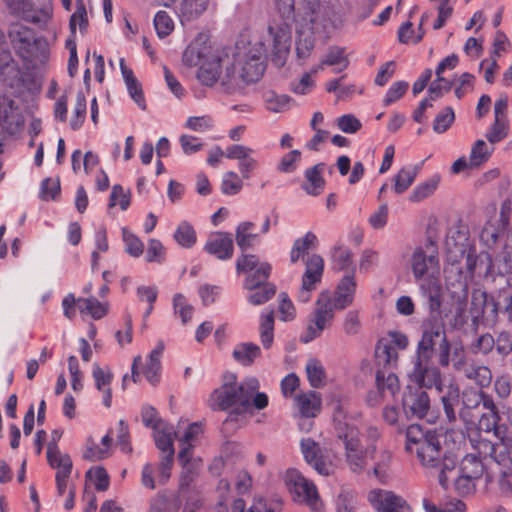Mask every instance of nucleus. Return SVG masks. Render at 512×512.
<instances>
[{
    "label": "nucleus",
    "instance_id": "1",
    "mask_svg": "<svg viewBox=\"0 0 512 512\" xmlns=\"http://www.w3.org/2000/svg\"><path fill=\"white\" fill-rule=\"evenodd\" d=\"M259 381L248 377L237 382V376L226 372L223 383L216 388L208 398V406L214 411H230L226 421H237L252 409L262 410L268 406V396L259 392Z\"/></svg>",
    "mask_w": 512,
    "mask_h": 512
},
{
    "label": "nucleus",
    "instance_id": "2",
    "mask_svg": "<svg viewBox=\"0 0 512 512\" xmlns=\"http://www.w3.org/2000/svg\"><path fill=\"white\" fill-rule=\"evenodd\" d=\"M410 267L421 294L427 300L431 312H437L442 304L440 283V262L438 247L432 240L414 249L410 257Z\"/></svg>",
    "mask_w": 512,
    "mask_h": 512
},
{
    "label": "nucleus",
    "instance_id": "3",
    "mask_svg": "<svg viewBox=\"0 0 512 512\" xmlns=\"http://www.w3.org/2000/svg\"><path fill=\"white\" fill-rule=\"evenodd\" d=\"M405 450L414 454L421 465L427 468L441 466L439 483L447 488L450 482L449 472L455 468V460L444 457L437 434L433 431H424L420 425L412 424L406 430Z\"/></svg>",
    "mask_w": 512,
    "mask_h": 512
},
{
    "label": "nucleus",
    "instance_id": "4",
    "mask_svg": "<svg viewBox=\"0 0 512 512\" xmlns=\"http://www.w3.org/2000/svg\"><path fill=\"white\" fill-rule=\"evenodd\" d=\"M264 48L261 43L250 44L240 48L233 58L226 60V72L222 78V86L230 92L241 88L246 83L258 81L263 75L265 65L263 61Z\"/></svg>",
    "mask_w": 512,
    "mask_h": 512
},
{
    "label": "nucleus",
    "instance_id": "5",
    "mask_svg": "<svg viewBox=\"0 0 512 512\" xmlns=\"http://www.w3.org/2000/svg\"><path fill=\"white\" fill-rule=\"evenodd\" d=\"M431 359H422L421 355H415L413 367L408 373L410 382L417 385V388H435L441 398L446 418L449 422L456 420L455 408L459 404V387L450 382L445 385L442 382L441 372L437 367L430 365Z\"/></svg>",
    "mask_w": 512,
    "mask_h": 512
},
{
    "label": "nucleus",
    "instance_id": "6",
    "mask_svg": "<svg viewBox=\"0 0 512 512\" xmlns=\"http://www.w3.org/2000/svg\"><path fill=\"white\" fill-rule=\"evenodd\" d=\"M318 245L317 236L309 231L303 237L297 238L290 251L291 263H296L300 259H305V272L302 276L301 287L298 292V300L307 303L311 300L312 292L321 282L324 272V259L316 253L308 254L310 249H315Z\"/></svg>",
    "mask_w": 512,
    "mask_h": 512
},
{
    "label": "nucleus",
    "instance_id": "7",
    "mask_svg": "<svg viewBox=\"0 0 512 512\" xmlns=\"http://www.w3.org/2000/svg\"><path fill=\"white\" fill-rule=\"evenodd\" d=\"M335 430L345 446V458L349 469L360 474L367 466V450L360 442L357 420L348 416L341 405H337L333 414Z\"/></svg>",
    "mask_w": 512,
    "mask_h": 512
},
{
    "label": "nucleus",
    "instance_id": "8",
    "mask_svg": "<svg viewBox=\"0 0 512 512\" xmlns=\"http://www.w3.org/2000/svg\"><path fill=\"white\" fill-rule=\"evenodd\" d=\"M277 14L268 26L273 48L279 59L284 58L291 45V23L294 19V0H274Z\"/></svg>",
    "mask_w": 512,
    "mask_h": 512
},
{
    "label": "nucleus",
    "instance_id": "9",
    "mask_svg": "<svg viewBox=\"0 0 512 512\" xmlns=\"http://www.w3.org/2000/svg\"><path fill=\"white\" fill-rule=\"evenodd\" d=\"M10 42L16 52L26 60H42L48 53V43L35 37L34 31L20 23H14L8 31Z\"/></svg>",
    "mask_w": 512,
    "mask_h": 512
},
{
    "label": "nucleus",
    "instance_id": "10",
    "mask_svg": "<svg viewBox=\"0 0 512 512\" xmlns=\"http://www.w3.org/2000/svg\"><path fill=\"white\" fill-rule=\"evenodd\" d=\"M338 310L332 302L329 291L320 293L313 313L310 316L306 331L301 335L303 343H309L318 338L328 328L334 318V311Z\"/></svg>",
    "mask_w": 512,
    "mask_h": 512
},
{
    "label": "nucleus",
    "instance_id": "11",
    "mask_svg": "<svg viewBox=\"0 0 512 512\" xmlns=\"http://www.w3.org/2000/svg\"><path fill=\"white\" fill-rule=\"evenodd\" d=\"M338 310L332 302L329 291L320 293L313 313L310 316L306 331L301 335L303 343H309L318 338L328 328L334 318V311Z\"/></svg>",
    "mask_w": 512,
    "mask_h": 512
},
{
    "label": "nucleus",
    "instance_id": "12",
    "mask_svg": "<svg viewBox=\"0 0 512 512\" xmlns=\"http://www.w3.org/2000/svg\"><path fill=\"white\" fill-rule=\"evenodd\" d=\"M285 482L296 502L306 504L313 512H323V504L315 484L297 469L287 470Z\"/></svg>",
    "mask_w": 512,
    "mask_h": 512
},
{
    "label": "nucleus",
    "instance_id": "13",
    "mask_svg": "<svg viewBox=\"0 0 512 512\" xmlns=\"http://www.w3.org/2000/svg\"><path fill=\"white\" fill-rule=\"evenodd\" d=\"M203 434L201 423L194 422L188 425L182 437L179 438L180 451L178 454L179 462L182 464L183 471L180 477V487H188L193 479L194 464L191 462L194 447L199 442Z\"/></svg>",
    "mask_w": 512,
    "mask_h": 512
},
{
    "label": "nucleus",
    "instance_id": "14",
    "mask_svg": "<svg viewBox=\"0 0 512 512\" xmlns=\"http://www.w3.org/2000/svg\"><path fill=\"white\" fill-rule=\"evenodd\" d=\"M309 19L313 33L318 37L329 38L331 32L344 23V15L333 4L321 2L313 13H304Z\"/></svg>",
    "mask_w": 512,
    "mask_h": 512
},
{
    "label": "nucleus",
    "instance_id": "15",
    "mask_svg": "<svg viewBox=\"0 0 512 512\" xmlns=\"http://www.w3.org/2000/svg\"><path fill=\"white\" fill-rule=\"evenodd\" d=\"M271 265L268 262H260L259 258L254 254L243 253L236 261V270L238 273H248L245 282V289H254L267 282L271 273Z\"/></svg>",
    "mask_w": 512,
    "mask_h": 512
},
{
    "label": "nucleus",
    "instance_id": "16",
    "mask_svg": "<svg viewBox=\"0 0 512 512\" xmlns=\"http://www.w3.org/2000/svg\"><path fill=\"white\" fill-rule=\"evenodd\" d=\"M480 441H491L490 439L482 437L480 434L477 437H471L470 443L473 451L468 453L460 463L459 472L467 475L469 478L479 479L485 473L489 472L490 463H487L488 458L493 462L491 454H484L478 451L477 445Z\"/></svg>",
    "mask_w": 512,
    "mask_h": 512
},
{
    "label": "nucleus",
    "instance_id": "17",
    "mask_svg": "<svg viewBox=\"0 0 512 512\" xmlns=\"http://www.w3.org/2000/svg\"><path fill=\"white\" fill-rule=\"evenodd\" d=\"M367 501L376 512H412L406 499L392 490L371 489L367 493Z\"/></svg>",
    "mask_w": 512,
    "mask_h": 512
},
{
    "label": "nucleus",
    "instance_id": "18",
    "mask_svg": "<svg viewBox=\"0 0 512 512\" xmlns=\"http://www.w3.org/2000/svg\"><path fill=\"white\" fill-rule=\"evenodd\" d=\"M489 472L486 474L487 483L492 484V489L505 498L512 496V466L508 462L494 459L490 462Z\"/></svg>",
    "mask_w": 512,
    "mask_h": 512
},
{
    "label": "nucleus",
    "instance_id": "19",
    "mask_svg": "<svg viewBox=\"0 0 512 512\" xmlns=\"http://www.w3.org/2000/svg\"><path fill=\"white\" fill-rule=\"evenodd\" d=\"M225 157L237 161V167L242 178L250 179L259 167L256 151L243 144H233L226 148Z\"/></svg>",
    "mask_w": 512,
    "mask_h": 512
},
{
    "label": "nucleus",
    "instance_id": "20",
    "mask_svg": "<svg viewBox=\"0 0 512 512\" xmlns=\"http://www.w3.org/2000/svg\"><path fill=\"white\" fill-rule=\"evenodd\" d=\"M301 453L305 461L322 476H329L334 472V466L327 460L319 445L311 438H304L300 442Z\"/></svg>",
    "mask_w": 512,
    "mask_h": 512
},
{
    "label": "nucleus",
    "instance_id": "21",
    "mask_svg": "<svg viewBox=\"0 0 512 512\" xmlns=\"http://www.w3.org/2000/svg\"><path fill=\"white\" fill-rule=\"evenodd\" d=\"M296 24V55L299 61L304 62L310 57L315 45V36L318 35L312 32L311 24L305 14H298Z\"/></svg>",
    "mask_w": 512,
    "mask_h": 512
},
{
    "label": "nucleus",
    "instance_id": "22",
    "mask_svg": "<svg viewBox=\"0 0 512 512\" xmlns=\"http://www.w3.org/2000/svg\"><path fill=\"white\" fill-rule=\"evenodd\" d=\"M402 404L407 417L422 419L430 409V398L423 389L408 387L403 395Z\"/></svg>",
    "mask_w": 512,
    "mask_h": 512
},
{
    "label": "nucleus",
    "instance_id": "23",
    "mask_svg": "<svg viewBox=\"0 0 512 512\" xmlns=\"http://www.w3.org/2000/svg\"><path fill=\"white\" fill-rule=\"evenodd\" d=\"M218 55H208L201 64L197 72L198 80L205 86H213L217 81L222 84V78L226 72V60Z\"/></svg>",
    "mask_w": 512,
    "mask_h": 512
},
{
    "label": "nucleus",
    "instance_id": "24",
    "mask_svg": "<svg viewBox=\"0 0 512 512\" xmlns=\"http://www.w3.org/2000/svg\"><path fill=\"white\" fill-rule=\"evenodd\" d=\"M499 222L502 230L508 229L511 233L501 254L502 264L498 267L499 274H508L512 272V200L502 203Z\"/></svg>",
    "mask_w": 512,
    "mask_h": 512
},
{
    "label": "nucleus",
    "instance_id": "25",
    "mask_svg": "<svg viewBox=\"0 0 512 512\" xmlns=\"http://www.w3.org/2000/svg\"><path fill=\"white\" fill-rule=\"evenodd\" d=\"M356 289V270L352 268L339 280L335 295L332 296V302L338 310H343L353 303Z\"/></svg>",
    "mask_w": 512,
    "mask_h": 512
},
{
    "label": "nucleus",
    "instance_id": "26",
    "mask_svg": "<svg viewBox=\"0 0 512 512\" xmlns=\"http://www.w3.org/2000/svg\"><path fill=\"white\" fill-rule=\"evenodd\" d=\"M204 250L219 260L231 259L234 253V243L231 234L227 232L212 233L204 245Z\"/></svg>",
    "mask_w": 512,
    "mask_h": 512
},
{
    "label": "nucleus",
    "instance_id": "27",
    "mask_svg": "<svg viewBox=\"0 0 512 512\" xmlns=\"http://www.w3.org/2000/svg\"><path fill=\"white\" fill-rule=\"evenodd\" d=\"M454 368L460 371L464 376L475 382L480 388L488 387L492 382V372L486 365L476 363H467L463 357L454 362Z\"/></svg>",
    "mask_w": 512,
    "mask_h": 512
},
{
    "label": "nucleus",
    "instance_id": "28",
    "mask_svg": "<svg viewBox=\"0 0 512 512\" xmlns=\"http://www.w3.org/2000/svg\"><path fill=\"white\" fill-rule=\"evenodd\" d=\"M443 337H446V334L441 326L431 325L427 327L418 343L416 354L421 355L422 359H431L435 345L440 344Z\"/></svg>",
    "mask_w": 512,
    "mask_h": 512
},
{
    "label": "nucleus",
    "instance_id": "29",
    "mask_svg": "<svg viewBox=\"0 0 512 512\" xmlns=\"http://www.w3.org/2000/svg\"><path fill=\"white\" fill-rule=\"evenodd\" d=\"M478 451L484 454H491L494 459L508 462L512 466V439L501 438L499 442L480 441L477 445Z\"/></svg>",
    "mask_w": 512,
    "mask_h": 512
},
{
    "label": "nucleus",
    "instance_id": "30",
    "mask_svg": "<svg viewBox=\"0 0 512 512\" xmlns=\"http://www.w3.org/2000/svg\"><path fill=\"white\" fill-rule=\"evenodd\" d=\"M295 406L301 417L314 418L321 411L322 399L319 393L315 391H308L306 393L296 395Z\"/></svg>",
    "mask_w": 512,
    "mask_h": 512
},
{
    "label": "nucleus",
    "instance_id": "31",
    "mask_svg": "<svg viewBox=\"0 0 512 512\" xmlns=\"http://www.w3.org/2000/svg\"><path fill=\"white\" fill-rule=\"evenodd\" d=\"M120 70L130 97L138 105L139 108L145 110L146 102L143 95L142 86L134 76L133 71L125 65V60L123 58L120 59Z\"/></svg>",
    "mask_w": 512,
    "mask_h": 512
},
{
    "label": "nucleus",
    "instance_id": "32",
    "mask_svg": "<svg viewBox=\"0 0 512 512\" xmlns=\"http://www.w3.org/2000/svg\"><path fill=\"white\" fill-rule=\"evenodd\" d=\"M0 75L9 86H13L21 79V70L8 48L0 50Z\"/></svg>",
    "mask_w": 512,
    "mask_h": 512
},
{
    "label": "nucleus",
    "instance_id": "33",
    "mask_svg": "<svg viewBox=\"0 0 512 512\" xmlns=\"http://www.w3.org/2000/svg\"><path fill=\"white\" fill-rule=\"evenodd\" d=\"M164 350L163 342H159L156 347L148 355L147 362L143 369V373L147 381L156 385L160 380L161 373V356Z\"/></svg>",
    "mask_w": 512,
    "mask_h": 512
},
{
    "label": "nucleus",
    "instance_id": "34",
    "mask_svg": "<svg viewBox=\"0 0 512 512\" xmlns=\"http://www.w3.org/2000/svg\"><path fill=\"white\" fill-rule=\"evenodd\" d=\"M254 229L255 224L250 221L239 223L235 229L236 243L243 252L253 248L259 242V236L254 233Z\"/></svg>",
    "mask_w": 512,
    "mask_h": 512
},
{
    "label": "nucleus",
    "instance_id": "35",
    "mask_svg": "<svg viewBox=\"0 0 512 512\" xmlns=\"http://www.w3.org/2000/svg\"><path fill=\"white\" fill-rule=\"evenodd\" d=\"M175 434L174 427L167 422L159 423L153 429L154 442L161 453H168L170 450H174Z\"/></svg>",
    "mask_w": 512,
    "mask_h": 512
},
{
    "label": "nucleus",
    "instance_id": "36",
    "mask_svg": "<svg viewBox=\"0 0 512 512\" xmlns=\"http://www.w3.org/2000/svg\"><path fill=\"white\" fill-rule=\"evenodd\" d=\"M232 356L240 365L250 366L261 356V349L255 343L243 342L234 347Z\"/></svg>",
    "mask_w": 512,
    "mask_h": 512
},
{
    "label": "nucleus",
    "instance_id": "37",
    "mask_svg": "<svg viewBox=\"0 0 512 512\" xmlns=\"http://www.w3.org/2000/svg\"><path fill=\"white\" fill-rule=\"evenodd\" d=\"M208 2L209 0H182L177 9L180 22L184 24L198 18L207 9Z\"/></svg>",
    "mask_w": 512,
    "mask_h": 512
},
{
    "label": "nucleus",
    "instance_id": "38",
    "mask_svg": "<svg viewBox=\"0 0 512 512\" xmlns=\"http://www.w3.org/2000/svg\"><path fill=\"white\" fill-rule=\"evenodd\" d=\"M80 313L90 315L93 319L103 318L109 310L108 302H100L95 297L78 298Z\"/></svg>",
    "mask_w": 512,
    "mask_h": 512
},
{
    "label": "nucleus",
    "instance_id": "39",
    "mask_svg": "<svg viewBox=\"0 0 512 512\" xmlns=\"http://www.w3.org/2000/svg\"><path fill=\"white\" fill-rule=\"evenodd\" d=\"M323 167L322 165H315L310 169H307L305 172L306 181L303 184V189L309 195H319L323 189L325 181L322 177Z\"/></svg>",
    "mask_w": 512,
    "mask_h": 512
},
{
    "label": "nucleus",
    "instance_id": "40",
    "mask_svg": "<svg viewBox=\"0 0 512 512\" xmlns=\"http://www.w3.org/2000/svg\"><path fill=\"white\" fill-rule=\"evenodd\" d=\"M375 358L378 365L390 367L397 363L398 352L387 339H381L375 348Z\"/></svg>",
    "mask_w": 512,
    "mask_h": 512
},
{
    "label": "nucleus",
    "instance_id": "41",
    "mask_svg": "<svg viewBox=\"0 0 512 512\" xmlns=\"http://www.w3.org/2000/svg\"><path fill=\"white\" fill-rule=\"evenodd\" d=\"M260 340L265 349L271 348L274 341V312L264 311L260 316Z\"/></svg>",
    "mask_w": 512,
    "mask_h": 512
},
{
    "label": "nucleus",
    "instance_id": "42",
    "mask_svg": "<svg viewBox=\"0 0 512 512\" xmlns=\"http://www.w3.org/2000/svg\"><path fill=\"white\" fill-rule=\"evenodd\" d=\"M420 166L409 165L399 170L394 180V190L398 194L405 192L414 182Z\"/></svg>",
    "mask_w": 512,
    "mask_h": 512
},
{
    "label": "nucleus",
    "instance_id": "43",
    "mask_svg": "<svg viewBox=\"0 0 512 512\" xmlns=\"http://www.w3.org/2000/svg\"><path fill=\"white\" fill-rule=\"evenodd\" d=\"M323 63L334 67L333 71L336 73L344 71L349 65V60L345 55V48L331 46L323 57Z\"/></svg>",
    "mask_w": 512,
    "mask_h": 512
},
{
    "label": "nucleus",
    "instance_id": "44",
    "mask_svg": "<svg viewBox=\"0 0 512 512\" xmlns=\"http://www.w3.org/2000/svg\"><path fill=\"white\" fill-rule=\"evenodd\" d=\"M393 455L388 449H382L375 458L373 475L377 480L384 483L388 479V470L392 463Z\"/></svg>",
    "mask_w": 512,
    "mask_h": 512
},
{
    "label": "nucleus",
    "instance_id": "45",
    "mask_svg": "<svg viewBox=\"0 0 512 512\" xmlns=\"http://www.w3.org/2000/svg\"><path fill=\"white\" fill-rule=\"evenodd\" d=\"M494 151L493 146H489L484 140H477L472 148L469 155L471 164L474 168H477L486 163Z\"/></svg>",
    "mask_w": 512,
    "mask_h": 512
},
{
    "label": "nucleus",
    "instance_id": "46",
    "mask_svg": "<svg viewBox=\"0 0 512 512\" xmlns=\"http://www.w3.org/2000/svg\"><path fill=\"white\" fill-rule=\"evenodd\" d=\"M440 178L433 176L432 178L419 183L409 196V200L414 203L421 202L430 197L437 189Z\"/></svg>",
    "mask_w": 512,
    "mask_h": 512
},
{
    "label": "nucleus",
    "instance_id": "47",
    "mask_svg": "<svg viewBox=\"0 0 512 512\" xmlns=\"http://www.w3.org/2000/svg\"><path fill=\"white\" fill-rule=\"evenodd\" d=\"M306 374L310 385L314 388H320L325 383V370L318 359L311 358L306 363Z\"/></svg>",
    "mask_w": 512,
    "mask_h": 512
},
{
    "label": "nucleus",
    "instance_id": "48",
    "mask_svg": "<svg viewBox=\"0 0 512 512\" xmlns=\"http://www.w3.org/2000/svg\"><path fill=\"white\" fill-rule=\"evenodd\" d=\"M243 180L244 178L235 171L225 172L222 176L221 192L229 196L238 194L243 188Z\"/></svg>",
    "mask_w": 512,
    "mask_h": 512
},
{
    "label": "nucleus",
    "instance_id": "49",
    "mask_svg": "<svg viewBox=\"0 0 512 512\" xmlns=\"http://www.w3.org/2000/svg\"><path fill=\"white\" fill-rule=\"evenodd\" d=\"M175 241L183 248H191L196 243V232L192 225L187 221H182L175 233Z\"/></svg>",
    "mask_w": 512,
    "mask_h": 512
},
{
    "label": "nucleus",
    "instance_id": "50",
    "mask_svg": "<svg viewBox=\"0 0 512 512\" xmlns=\"http://www.w3.org/2000/svg\"><path fill=\"white\" fill-rule=\"evenodd\" d=\"M172 303L174 314L180 317L183 324H187L192 319L194 313L193 306L181 293H177L173 296Z\"/></svg>",
    "mask_w": 512,
    "mask_h": 512
},
{
    "label": "nucleus",
    "instance_id": "51",
    "mask_svg": "<svg viewBox=\"0 0 512 512\" xmlns=\"http://www.w3.org/2000/svg\"><path fill=\"white\" fill-rule=\"evenodd\" d=\"M377 387L381 392H389L395 395L399 391V380L393 372L378 370L376 374Z\"/></svg>",
    "mask_w": 512,
    "mask_h": 512
},
{
    "label": "nucleus",
    "instance_id": "52",
    "mask_svg": "<svg viewBox=\"0 0 512 512\" xmlns=\"http://www.w3.org/2000/svg\"><path fill=\"white\" fill-rule=\"evenodd\" d=\"M333 267L339 271L347 270L352 265V251L343 245L335 246L332 250Z\"/></svg>",
    "mask_w": 512,
    "mask_h": 512
},
{
    "label": "nucleus",
    "instance_id": "53",
    "mask_svg": "<svg viewBox=\"0 0 512 512\" xmlns=\"http://www.w3.org/2000/svg\"><path fill=\"white\" fill-rule=\"evenodd\" d=\"M250 293L247 296L248 302L252 305H262L270 300L276 292L273 284H264L254 289H248Z\"/></svg>",
    "mask_w": 512,
    "mask_h": 512
},
{
    "label": "nucleus",
    "instance_id": "54",
    "mask_svg": "<svg viewBox=\"0 0 512 512\" xmlns=\"http://www.w3.org/2000/svg\"><path fill=\"white\" fill-rule=\"evenodd\" d=\"M487 296L485 292L474 291L471 296L469 314L473 324L477 325L484 315Z\"/></svg>",
    "mask_w": 512,
    "mask_h": 512
},
{
    "label": "nucleus",
    "instance_id": "55",
    "mask_svg": "<svg viewBox=\"0 0 512 512\" xmlns=\"http://www.w3.org/2000/svg\"><path fill=\"white\" fill-rule=\"evenodd\" d=\"M122 239L125 245V251L134 258L140 257L144 252L142 241L127 228L122 229Z\"/></svg>",
    "mask_w": 512,
    "mask_h": 512
},
{
    "label": "nucleus",
    "instance_id": "56",
    "mask_svg": "<svg viewBox=\"0 0 512 512\" xmlns=\"http://www.w3.org/2000/svg\"><path fill=\"white\" fill-rule=\"evenodd\" d=\"M290 97L275 92H267L265 94V102L267 109L271 112L279 113L286 111L290 107Z\"/></svg>",
    "mask_w": 512,
    "mask_h": 512
},
{
    "label": "nucleus",
    "instance_id": "57",
    "mask_svg": "<svg viewBox=\"0 0 512 512\" xmlns=\"http://www.w3.org/2000/svg\"><path fill=\"white\" fill-rule=\"evenodd\" d=\"M86 99L83 93L79 92L76 96V102L73 108L72 117L70 120V127L73 130H78L86 117Z\"/></svg>",
    "mask_w": 512,
    "mask_h": 512
},
{
    "label": "nucleus",
    "instance_id": "58",
    "mask_svg": "<svg viewBox=\"0 0 512 512\" xmlns=\"http://www.w3.org/2000/svg\"><path fill=\"white\" fill-rule=\"evenodd\" d=\"M175 450H170L168 453H162L160 462L158 464V483L164 485L171 477V471L174 464Z\"/></svg>",
    "mask_w": 512,
    "mask_h": 512
},
{
    "label": "nucleus",
    "instance_id": "59",
    "mask_svg": "<svg viewBox=\"0 0 512 512\" xmlns=\"http://www.w3.org/2000/svg\"><path fill=\"white\" fill-rule=\"evenodd\" d=\"M51 17L52 5L49 1H46L40 9L34 12H24V19L37 25H45Z\"/></svg>",
    "mask_w": 512,
    "mask_h": 512
},
{
    "label": "nucleus",
    "instance_id": "60",
    "mask_svg": "<svg viewBox=\"0 0 512 512\" xmlns=\"http://www.w3.org/2000/svg\"><path fill=\"white\" fill-rule=\"evenodd\" d=\"M154 27L160 38L168 36L174 29L172 18L165 11H158L154 17Z\"/></svg>",
    "mask_w": 512,
    "mask_h": 512
},
{
    "label": "nucleus",
    "instance_id": "61",
    "mask_svg": "<svg viewBox=\"0 0 512 512\" xmlns=\"http://www.w3.org/2000/svg\"><path fill=\"white\" fill-rule=\"evenodd\" d=\"M455 114L451 107L447 106L441 110L435 117L433 122V130L438 133H444L454 122Z\"/></svg>",
    "mask_w": 512,
    "mask_h": 512
},
{
    "label": "nucleus",
    "instance_id": "62",
    "mask_svg": "<svg viewBox=\"0 0 512 512\" xmlns=\"http://www.w3.org/2000/svg\"><path fill=\"white\" fill-rule=\"evenodd\" d=\"M508 124L506 119L494 118V122L488 130L486 137L491 144L502 141L508 135Z\"/></svg>",
    "mask_w": 512,
    "mask_h": 512
},
{
    "label": "nucleus",
    "instance_id": "63",
    "mask_svg": "<svg viewBox=\"0 0 512 512\" xmlns=\"http://www.w3.org/2000/svg\"><path fill=\"white\" fill-rule=\"evenodd\" d=\"M337 512H354L356 510L355 494L351 490L342 489L335 500Z\"/></svg>",
    "mask_w": 512,
    "mask_h": 512
},
{
    "label": "nucleus",
    "instance_id": "64",
    "mask_svg": "<svg viewBox=\"0 0 512 512\" xmlns=\"http://www.w3.org/2000/svg\"><path fill=\"white\" fill-rule=\"evenodd\" d=\"M214 121L209 115L191 116L185 122V127L195 132H206L213 128Z\"/></svg>",
    "mask_w": 512,
    "mask_h": 512
}]
</instances>
